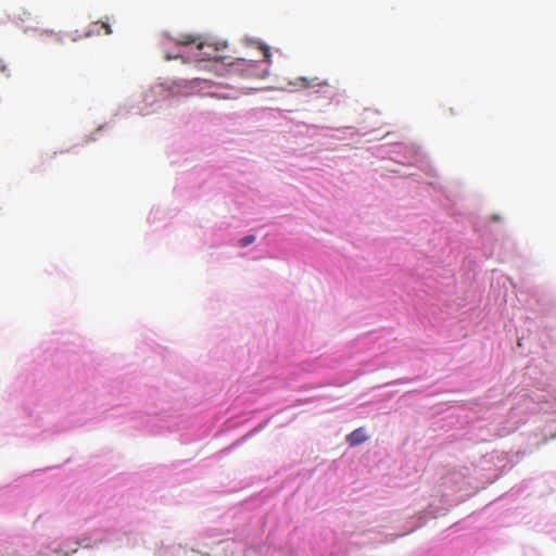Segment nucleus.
Returning <instances> with one entry per match:
<instances>
[{
  "label": "nucleus",
  "mask_w": 556,
  "mask_h": 556,
  "mask_svg": "<svg viewBox=\"0 0 556 556\" xmlns=\"http://www.w3.org/2000/svg\"><path fill=\"white\" fill-rule=\"evenodd\" d=\"M178 46H195L193 59L197 62L203 61H225L227 56L220 54L226 48L227 42H206L199 35L182 34L174 39Z\"/></svg>",
  "instance_id": "obj_1"
},
{
  "label": "nucleus",
  "mask_w": 556,
  "mask_h": 556,
  "mask_svg": "<svg viewBox=\"0 0 556 556\" xmlns=\"http://www.w3.org/2000/svg\"><path fill=\"white\" fill-rule=\"evenodd\" d=\"M191 88L195 89L202 96L215 97V98H226V96L220 94L217 91L216 85H214L213 83L205 80V79H199V78L193 79L191 81Z\"/></svg>",
  "instance_id": "obj_2"
},
{
  "label": "nucleus",
  "mask_w": 556,
  "mask_h": 556,
  "mask_svg": "<svg viewBox=\"0 0 556 556\" xmlns=\"http://www.w3.org/2000/svg\"><path fill=\"white\" fill-rule=\"evenodd\" d=\"M368 435L364 428H357L346 435L345 441L350 446H357L367 441Z\"/></svg>",
  "instance_id": "obj_3"
},
{
  "label": "nucleus",
  "mask_w": 556,
  "mask_h": 556,
  "mask_svg": "<svg viewBox=\"0 0 556 556\" xmlns=\"http://www.w3.org/2000/svg\"><path fill=\"white\" fill-rule=\"evenodd\" d=\"M103 29L105 35L112 34L111 26L108 22H96L92 24V29H90V33H97L100 34V30Z\"/></svg>",
  "instance_id": "obj_4"
},
{
  "label": "nucleus",
  "mask_w": 556,
  "mask_h": 556,
  "mask_svg": "<svg viewBox=\"0 0 556 556\" xmlns=\"http://www.w3.org/2000/svg\"><path fill=\"white\" fill-rule=\"evenodd\" d=\"M254 241H255V236L254 235H248V236H245V237H243V238H241L239 240V245L241 248H245L249 244L253 243Z\"/></svg>",
  "instance_id": "obj_5"
},
{
  "label": "nucleus",
  "mask_w": 556,
  "mask_h": 556,
  "mask_svg": "<svg viewBox=\"0 0 556 556\" xmlns=\"http://www.w3.org/2000/svg\"><path fill=\"white\" fill-rule=\"evenodd\" d=\"M260 49L263 51L265 60L267 62H270L271 53L269 47H267L266 45H260Z\"/></svg>",
  "instance_id": "obj_6"
},
{
  "label": "nucleus",
  "mask_w": 556,
  "mask_h": 556,
  "mask_svg": "<svg viewBox=\"0 0 556 556\" xmlns=\"http://www.w3.org/2000/svg\"><path fill=\"white\" fill-rule=\"evenodd\" d=\"M0 72L7 74V76H10L9 64L2 59H0Z\"/></svg>",
  "instance_id": "obj_7"
},
{
  "label": "nucleus",
  "mask_w": 556,
  "mask_h": 556,
  "mask_svg": "<svg viewBox=\"0 0 556 556\" xmlns=\"http://www.w3.org/2000/svg\"><path fill=\"white\" fill-rule=\"evenodd\" d=\"M177 56H170V55H167L166 59L167 60H170V59H176Z\"/></svg>",
  "instance_id": "obj_8"
}]
</instances>
